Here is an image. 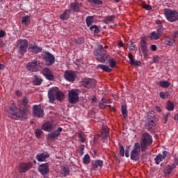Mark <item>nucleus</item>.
I'll list each match as a JSON object with an SVG mask.
<instances>
[{"label": "nucleus", "instance_id": "1", "mask_svg": "<svg viewBox=\"0 0 178 178\" xmlns=\"http://www.w3.org/2000/svg\"><path fill=\"white\" fill-rule=\"evenodd\" d=\"M93 55L100 63H109V66L112 69L116 67V60L111 58V56L108 54V51L104 49V46L102 44L97 45V49L93 51Z\"/></svg>", "mask_w": 178, "mask_h": 178}, {"label": "nucleus", "instance_id": "2", "mask_svg": "<svg viewBox=\"0 0 178 178\" xmlns=\"http://www.w3.org/2000/svg\"><path fill=\"white\" fill-rule=\"evenodd\" d=\"M6 115L10 119H14L15 120H24V119H27L28 118L24 111H21L20 108H17L15 104L10 105Z\"/></svg>", "mask_w": 178, "mask_h": 178}, {"label": "nucleus", "instance_id": "3", "mask_svg": "<svg viewBox=\"0 0 178 178\" xmlns=\"http://www.w3.org/2000/svg\"><path fill=\"white\" fill-rule=\"evenodd\" d=\"M49 102L54 104L55 101L62 102L65 99V94L59 90L58 87L51 88L48 92Z\"/></svg>", "mask_w": 178, "mask_h": 178}, {"label": "nucleus", "instance_id": "4", "mask_svg": "<svg viewBox=\"0 0 178 178\" xmlns=\"http://www.w3.org/2000/svg\"><path fill=\"white\" fill-rule=\"evenodd\" d=\"M152 143H154V139L152 138V136H151V134H149L148 132H144L142 134L140 144L142 152H145V150L148 149L149 147L152 145Z\"/></svg>", "mask_w": 178, "mask_h": 178}, {"label": "nucleus", "instance_id": "5", "mask_svg": "<svg viewBox=\"0 0 178 178\" xmlns=\"http://www.w3.org/2000/svg\"><path fill=\"white\" fill-rule=\"evenodd\" d=\"M26 67L29 72L35 73L36 72H40V70L42 69V63L39 60L35 59L28 63Z\"/></svg>", "mask_w": 178, "mask_h": 178}, {"label": "nucleus", "instance_id": "6", "mask_svg": "<svg viewBox=\"0 0 178 178\" xmlns=\"http://www.w3.org/2000/svg\"><path fill=\"white\" fill-rule=\"evenodd\" d=\"M163 13L165 19H167L168 22H170V23H174V22L178 21V13L177 10L165 8Z\"/></svg>", "mask_w": 178, "mask_h": 178}, {"label": "nucleus", "instance_id": "7", "mask_svg": "<svg viewBox=\"0 0 178 178\" xmlns=\"http://www.w3.org/2000/svg\"><path fill=\"white\" fill-rule=\"evenodd\" d=\"M29 40L27 39H19L17 41V47L20 55H24L29 49Z\"/></svg>", "mask_w": 178, "mask_h": 178}, {"label": "nucleus", "instance_id": "8", "mask_svg": "<svg viewBox=\"0 0 178 178\" xmlns=\"http://www.w3.org/2000/svg\"><path fill=\"white\" fill-rule=\"evenodd\" d=\"M80 90L79 89H72L68 92V102L70 104H75L79 102V95Z\"/></svg>", "mask_w": 178, "mask_h": 178}, {"label": "nucleus", "instance_id": "9", "mask_svg": "<svg viewBox=\"0 0 178 178\" xmlns=\"http://www.w3.org/2000/svg\"><path fill=\"white\" fill-rule=\"evenodd\" d=\"M141 153V145L138 143L134 145L131 152V159L137 161L140 159V154Z\"/></svg>", "mask_w": 178, "mask_h": 178}, {"label": "nucleus", "instance_id": "10", "mask_svg": "<svg viewBox=\"0 0 178 178\" xmlns=\"http://www.w3.org/2000/svg\"><path fill=\"white\" fill-rule=\"evenodd\" d=\"M43 60L46 66H52L55 63V56L51 54L49 51H44L42 55Z\"/></svg>", "mask_w": 178, "mask_h": 178}, {"label": "nucleus", "instance_id": "11", "mask_svg": "<svg viewBox=\"0 0 178 178\" xmlns=\"http://www.w3.org/2000/svg\"><path fill=\"white\" fill-rule=\"evenodd\" d=\"M82 86L88 90L90 88H95V86H97V80L91 78L84 79L82 81Z\"/></svg>", "mask_w": 178, "mask_h": 178}, {"label": "nucleus", "instance_id": "12", "mask_svg": "<svg viewBox=\"0 0 178 178\" xmlns=\"http://www.w3.org/2000/svg\"><path fill=\"white\" fill-rule=\"evenodd\" d=\"M38 170L44 178H48V173H49V163H45L40 164L38 168Z\"/></svg>", "mask_w": 178, "mask_h": 178}, {"label": "nucleus", "instance_id": "13", "mask_svg": "<svg viewBox=\"0 0 178 178\" xmlns=\"http://www.w3.org/2000/svg\"><path fill=\"white\" fill-rule=\"evenodd\" d=\"M170 155V153L166 150L163 151L162 154H158L154 158L155 165H161V162H163L166 158H169Z\"/></svg>", "mask_w": 178, "mask_h": 178}, {"label": "nucleus", "instance_id": "14", "mask_svg": "<svg viewBox=\"0 0 178 178\" xmlns=\"http://www.w3.org/2000/svg\"><path fill=\"white\" fill-rule=\"evenodd\" d=\"M18 104L21 106H24V108H20L21 112H24L25 115H27V113L30 111L29 99L26 97H23L22 99L18 101Z\"/></svg>", "mask_w": 178, "mask_h": 178}, {"label": "nucleus", "instance_id": "15", "mask_svg": "<svg viewBox=\"0 0 178 178\" xmlns=\"http://www.w3.org/2000/svg\"><path fill=\"white\" fill-rule=\"evenodd\" d=\"M77 77V74L76 72L72 70H66L64 72V79L67 81H70V83H73L76 81V78Z\"/></svg>", "mask_w": 178, "mask_h": 178}, {"label": "nucleus", "instance_id": "16", "mask_svg": "<svg viewBox=\"0 0 178 178\" xmlns=\"http://www.w3.org/2000/svg\"><path fill=\"white\" fill-rule=\"evenodd\" d=\"M28 51L33 54H37L42 52V47L37 45L35 42H32L28 47Z\"/></svg>", "mask_w": 178, "mask_h": 178}, {"label": "nucleus", "instance_id": "17", "mask_svg": "<svg viewBox=\"0 0 178 178\" xmlns=\"http://www.w3.org/2000/svg\"><path fill=\"white\" fill-rule=\"evenodd\" d=\"M81 3H79L77 0H74V2L71 3L70 5V10L71 13H80V8H81Z\"/></svg>", "mask_w": 178, "mask_h": 178}, {"label": "nucleus", "instance_id": "18", "mask_svg": "<svg viewBox=\"0 0 178 178\" xmlns=\"http://www.w3.org/2000/svg\"><path fill=\"white\" fill-rule=\"evenodd\" d=\"M33 115L35 116V118H44V109L41 108V105L33 106Z\"/></svg>", "mask_w": 178, "mask_h": 178}, {"label": "nucleus", "instance_id": "19", "mask_svg": "<svg viewBox=\"0 0 178 178\" xmlns=\"http://www.w3.org/2000/svg\"><path fill=\"white\" fill-rule=\"evenodd\" d=\"M42 74H43V76H45V79L49 81H53L54 79V72L48 67H44L42 69Z\"/></svg>", "mask_w": 178, "mask_h": 178}, {"label": "nucleus", "instance_id": "20", "mask_svg": "<svg viewBox=\"0 0 178 178\" xmlns=\"http://www.w3.org/2000/svg\"><path fill=\"white\" fill-rule=\"evenodd\" d=\"M32 162H24L19 165V172L20 173H26L29 172L31 168H33Z\"/></svg>", "mask_w": 178, "mask_h": 178}, {"label": "nucleus", "instance_id": "21", "mask_svg": "<svg viewBox=\"0 0 178 178\" xmlns=\"http://www.w3.org/2000/svg\"><path fill=\"white\" fill-rule=\"evenodd\" d=\"M49 156H51V154L48 152H43L42 153H38L35 156V159L38 162H46Z\"/></svg>", "mask_w": 178, "mask_h": 178}, {"label": "nucleus", "instance_id": "22", "mask_svg": "<svg viewBox=\"0 0 178 178\" xmlns=\"http://www.w3.org/2000/svg\"><path fill=\"white\" fill-rule=\"evenodd\" d=\"M63 131V128L62 127H58L56 131L51 132L48 134V138L49 140H51L52 141H54V140H56L59 136H60V133Z\"/></svg>", "mask_w": 178, "mask_h": 178}, {"label": "nucleus", "instance_id": "23", "mask_svg": "<svg viewBox=\"0 0 178 178\" xmlns=\"http://www.w3.org/2000/svg\"><path fill=\"white\" fill-rule=\"evenodd\" d=\"M140 47L142 49L143 56H145V58L146 56H148V53L149 52V49H148V46H147V42L145 41V40L141 39Z\"/></svg>", "mask_w": 178, "mask_h": 178}, {"label": "nucleus", "instance_id": "24", "mask_svg": "<svg viewBox=\"0 0 178 178\" xmlns=\"http://www.w3.org/2000/svg\"><path fill=\"white\" fill-rule=\"evenodd\" d=\"M42 130H44V131H52V130H55L56 127L55 125L52 124L51 122H47L44 123L42 126Z\"/></svg>", "mask_w": 178, "mask_h": 178}, {"label": "nucleus", "instance_id": "25", "mask_svg": "<svg viewBox=\"0 0 178 178\" xmlns=\"http://www.w3.org/2000/svg\"><path fill=\"white\" fill-rule=\"evenodd\" d=\"M164 43L165 45L175 47V45H176V38L175 35L165 37Z\"/></svg>", "mask_w": 178, "mask_h": 178}, {"label": "nucleus", "instance_id": "26", "mask_svg": "<svg viewBox=\"0 0 178 178\" xmlns=\"http://www.w3.org/2000/svg\"><path fill=\"white\" fill-rule=\"evenodd\" d=\"M91 163L92 170H97L98 168H102L104 166V161L99 159L95 160Z\"/></svg>", "mask_w": 178, "mask_h": 178}, {"label": "nucleus", "instance_id": "27", "mask_svg": "<svg viewBox=\"0 0 178 178\" xmlns=\"http://www.w3.org/2000/svg\"><path fill=\"white\" fill-rule=\"evenodd\" d=\"M155 115H154L152 117V119L149 120V122H147L145 124V129L146 130H147V131H151V130H153V129L155 128V122L154 120H155Z\"/></svg>", "mask_w": 178, "mask_h": 178}, {"label": "nucleus", "instance_id": "28", "mask_svg": "<svg viewBox=\"0 0 178 178\" xmlns=\"http://www.w3.org/2000/svg\"><path fill=\"white\" fill-rule=\"evenodd\" d=\"M72 15V10L70 9H65L63 14L60 15V19L61 20H67Z\"/></svg>", "mask_w": 178, "mask_h": 178}, {"label": "nucleus", "instance_id": "29", "mask_svg": "<svg viewBox=\"0 0 178 178\" xmlns=\"http://www.w3.org/2000/svg\"><path fill=\"white\" fill-rule=\"evenodd\" d=\"M129 63L132 66H141V62L140 60H134V58H133V54L131 53L129 54Z\"/></svg>", "mask_w": 178, "mask_h": 178}, {"label": "nucleus", "instance_id": "30", "mask_svg": "<svg viewBox=\"0 0 178 178\" xmlns=\"http://www.w3.org/2000/svg\"><path fill=\"white\" fill-rule=\"evenodd\" d=\"M97 69H100L101 70H103V72H106V73H111V72H113V70L109 68V66L104 65V64H99L97 65Z\"/></svg>", "mask_w": 178, "mask_h": 178}, {"label": "nucleus", "instance_id": "31", "mask_svg": "<svg viewBox=\"0 0 178 178\" xmlns=\"http://www.w3.org/2000/svg\"><path fill=\"white\" fill-rule=\"evenodd\" d=\"M172 170H173V167L170 165H168L164 167L163 172L165 176H169V175L172 173Z\"/></svg>", "mask_w": 178, "mask_h": 178}, {"label": "nucleus", "instance_id": "32", "mask_svg": "<svg viewBox=\"0 0 178 178\" xmlns=\"http://www.w3.org/2000/svg\"><path fill=\"white\" fill-rule=\"evenodd\" d=\"M108 102H109L108 99L102 98V99L99 102V108L100 109H105L106 108V104H108Z\"/></svg>", "mask_w": 178, "mask_h": 178}, {"label": "nucleus", "instance_id": "33", "mask_svg": "<svg viewBox=\"0 0 178 178\" xmlns=\"http://www.w3.org/2000/svg\"><path fill=\"white\" fill-rule=\"evenodd\" d=\"M94 20H95V19L94 18V16L89 15L86 17V26L88 27H91V26H92V23H94Z\"/></svg>", "mask_w": 178, "mask_h": 178}, {"label": "nucleus", "instance_id": "34", "mask_svg": "<svg viewBox=\"0 0 178 178\" xmlns=\"http://www.w3.org/2000/svg\"><path fill=\"white\" fill-rule=\"evenodd\" d=\"M41 83H42V79L40 78V76L37 75L33 76L34 86H40Z\"/></svg>", "mask_w": 178, "mask_h": 178}, {"label": "nucleus", "instance_id": "35", "mask_svg": "<svg viewBox=\"0 0 178 178\" xmlns=\"http://www.w3.org/2000/svg\"><path fill=\"white\" fill-rule=\"evenodd\" d=\"M166 110L167 111H174L175 110V104H173V102H172V101L168 100L166 103Z\"/></svg>", "mask_w": 178, "mask_h": 178}, {"label": "nucleus", "instance_id": "36", "mask_svg": "<svg viewBox=\"0 0 178 178\" xmlns=\"http://www.w3.org/2000/svg\"><path fill=\"white\" fill-rule=\"evenodd\" d=\"M90 31H93L94 34H99L101 33V30L99 29V26L97 25H92L90 27Z\"/></svg>", "mask_w": 178, "mask_h": 178}, {"label": "nucleus", "instance_id": "37", "mask_svg": "<svg viewBox=\"0 0 178 178\" xmlns=\"http://www.w3.org/2000/svg\"><path fill=\"white\" fill-rule=\"evenodd\" d=\"M30 22H31L30 16H29V15H25L22 19V24H24L26 26H29V24H30Z\"/></svg>", "mask_w": 178, "mask_h": 178}, {"label": "nucleus", "instance_id": "38", "mask_svg": "<svg viewBox=\"0 0 178 178\" xmlns=\"http://www.w3.org/2000/svg\"><path fill=\"white\" fill-rule=\"evenodd\" d=\"M149 38L150 40H159L161 36L156 32L153 31L149 34Z\"/></svg>", "mask_w": 178, "mask_h": 178}, {"label": "nucleus", "instance_id": "39", "mask_svg": "<svg viewBox=\"0 0 178 178\" xmlns=\"http://www.w3.org/2000/svg\"><path fill=\"white\" fill-rule=\"evenodd\" d=\"M78 141L79 143H86V135L83 132L78 133Z\"/></svg>", "mask_w": 178, "mask_h": 178}, {"label": "nucleus", "instance_id": "40", "mask_svg": "<svg viewBox=\"0 0 178 178\" xmlns=\"http://www.w3.org/2000/svg\"><path fill=\"white\" fill-rule=\"evenodd\" d=\"M121 112L122 113L123 118L126 119L127 118V106L122 104L121 106Z\"/></svg>", "mask_w": 178, "mask_h": 178}, {"label": "nucleus", "instance_id": "41", "mask_svg": "<svg viewBox=\"0 0 178 178\" xmlns=\"http://www.w3.org/2000/svg\"><path fill=\"white\" fill-rule=\"evenodd\" d=\"M70 174V168H69V166L67 165H65L63 168V175L65 177H66L67 176H69V175Z\"/></svg>", "mask_w": 178, "mask_h": 178}, {"label": "nucleus", "instance_id": "42", "mask_svg": "<svg viewBox=\"0 0 178 178\" xmlns=\"http://www.w3.org/2000/svg\"><path fill=\"white\" fill-rule=\"evenodd\" d=\"M159 86L162 88H168V87L170 86V83L168 81H161L159 82Z\"/></svg>", "mask_w": 178, "mask_h": 178}, {"label": "nucleus", "instance_id": "43", "mask_svg": "<svg viewBox=\"0 0 178 178\" xmlns=\"http://www.w3.org/2000/svg\"><path fill=\"white\" fill-rule=\"evenodd\" d=\"M114 18H115V16L113 15L106 16V18L103 20V22L104 23H105V24H109L111 22H113Z\"/></svg>", "mask_w": 178, "mask_h": 178}, {"label": "nucleus", "instance_id": "44", "mask_svg": "<svg viewBox=\"0 0 178 178\" xmlns=\"http://www.w3.org/2000/svg\"><path fill=\"white\" fill-rule=\"evenodd\" d=\"M91 159L90 158V155L88 154H86L83 158V163L84 165H88Z\"/></svg>", "mask_w": 178, "mask_h": 178}, {"label": "nucleus", "instance_id": "45", "mask_svg": "<svg viewBox=\"0 0 178 178\" xmlns=\"http://www.w3.org/2000/svg\"><path fill=\"white\" fill-rule=\"evenodd\" d=\"M127 47L130 51H136L137 49V47H136V44L133 41H129L127 44Z\"/></svg>", "mask_w": 178, "mask_h": 178}, {"label": "nucleus", "instance_id": "46", "mask_svg": "<svg viewBox=\"0 0 178 178\" xmlns=\"http://www.w3.org/2000/svg\"><path fill=\"white\" fill-rule=\"evenodd\" d=\"M86 148V145H81L78 149V154H79L80 156H83L84 155V149Z\"/></svg>", "mask_w": 178, "mask_h": 178}, {"label": "nucleus", "instance_id": "47", "mask_svg": "<svg viewBox=\"0 0 178 178\" xmlns=\"http://www.w3.org/2000/svg\"><path fill=\"white\" fill-rule=\"evenodd\" d=\"M102 138L106 139L108 138V136H109V130L104 129L102 131Z\"/></svg>", "mask_w": 178, "mask_h": 178}, {"label": "nucleus", "instance_id": "48", "mask_svg": "<svg viewBox=\"0 0 178 178\" xmlns=\"http://www.w3.org/2000/svg\"><path fill=\"white\" fill-rule=\"evenodd\" d=\"M42 130L37 129L35 132V137L37 138H41V135L42 134Z\"/></svg>", "mask_w": 178, "mask_h": 178}, {"label": "nucleus", "instance_id": "49", "mask_svg": "<svg viewBox=\"0 0 178 178\" xmlns=\"http://www.w3.org/2000/svg\"><path fill=\"white\" fill-rule=\"evenodd\" d=\"M118 146L120 149V155H121L122 156H124V147L120 143H119Z\"/></svg>", "mask_w": 178, "mask_h": 178}, {"label": "nucleus", "instance_id": "50", "mask_svg": "<svg viewBox=\"0 0 178 178\" xmlns=\"http://www.w3.org/2000/svg\"><path fill=\"white\" fill-rule=\"evenodd\" d=\"M75 42L77 45H81L84 42V38L83 37L75 39Z\"/></svg>", "mask_w": 178, "mask_h": 178}, {"label": "nucleus", "instance_id": "51", "mask_svg": "<svg viewBox=\"0 0 178 178\" xmlns=\"http://www.w3.org/2000/svg\"><path fill=\"white\" fill-rule=\"evenodd\" d=\"M169 92L168 91H165V92L161 91L159 93V97L160 98H161V99H166V95Z\"/></svg>", "mask_w": 178, "mask_h": 178}, {"label": "nucleus", "instance_id": "52", "mask_svg": "<svg viewBox=\"0 0 178 178\" xmlns=\"http://www.w3.org/2000/svg\"><path fill=\"white\" fill-rule=\"evenodd\" d=\"M130 145H127L125 149V156L126 158H129L130 156Z\"/></svg>", "mask_w": 178, "mask_h": 178}, {"label": "nucleus", "instance_id": "53", "mask_svg": "<svg viewBox=\"0 0 178 178\" xmlns=\"http://www.w3.org/2000/svg\"><path fill=\"white\" fill-rule=\"evenodd\" d=\"M170 115V113H167V114H165L163 118V123L166 124L168 123V118H169V115Z\"/></svg>", "mask_w": 178, "mask_h": 178}, {"label": "nucleus", "instance_id": "54", "mask_svg": "<svg viewBox=\"0 0 178 178\" xmlns=\"http://www.w3.org/2000/svg\"><path fill=\"white\" fill-rule=\"evenodd\" d=\"M156 24H157L158 29H163V25L162 24V22L161 20H156Z\"/></svg>", "mask_w": 178, "mask_h": 178}, {"label": "nucleus", "instance_id": "55", "mask_svg": "<svg viewBox=\"0 0 178 178\" xmlns=\"http://www.w3.org/2000/svg\"><path fill=\"white\" fill-rule=\"evenodd\" d=\"M92 3H95V5H102L104 2L99 0H92Z\"/></svg>", "mask_w": 178, "mask_h": 178}, {"label": "nucleus", "instance_id": "56", "mask_svg": "<svg viewBox=\"0 0 178 178\" xmlns=\"http://www.w3.org/2000/svg\"><path fill=\"white\" fill-rule=\"evenodd\" d=\"M163 31V28H158L156 33L159 34L160 37H161Z\"/></svg>", "mask_w": 178, "mask_h": 178}, {"label": "nucleus", "instance_id": "57", "mask_svg": "<svg viewBox=\"0 0 178 178\" xmlns=\"http://www.w3.org/2000/svg\"><path fill=\"white\" fill-rule=\"evenodd\" d=\"M178 165V159L175 158L174 160V163L172 164V167L173 168V169H175V168H176Z\"/></svg>", "mask_w": 178, "mask_h": 178}, {"label": "nucleus", "instance_id": "58", "mask_svg": "<svg viewBox=\"0 0 178 178\" xmlns=\"http://www.w3.org/2000/svg\"><path fill=\"white\" fill-rule=\"evenodd\" d=\"M143 8H144V9H146V10H152V7L148 4H145L143 6Z\"/></svg>", "mask_w": 178, "mask_h": 178}, {"label": "nucleus", "instance_id": "59", "mask_svg": "<svg viewBox=\"0 0 178 178\" xmlns=\"http://www.w3.org/2000/svg\"><path fill=\"white\" fill-rule=\"evenodd\" d=\"M153 62L154 63H159V57L158 56H156L153 58Z\"/></svg>", "mask_w": 178, "mask_h": 178}, {"label": "nucleus", "instance_id": "60", "mask_svg": "<svg viewBox=\"0 0 178 178\" xmlns=\"http://www.w3.org/2000/svg\"><path fill=\"white\" fill-rule=\"evenodd\" d=\"M150 49H151V51H153V52H155V51H156V49H158V47H156V45H155V44H152L150 47Z\"/></svg>", "mask_w": 178, "mask_h": 178}, {"label": "nucleus", "instance_id": "61", "mask_svg": "<svg viewBox=\"0 0 178 178\" xmlns=\"http://www.w3.org/2000/svg\"><path fill=\"white\" fill-rule=\"evenodd\" d=\"M5 35H6V32L5 31H1L0 38H3V37H4Z\"/></svg>", "mask_w": 178, "mask_h": 178}, {"label": "nucleus", "instance_id": "62", "mask_svg": "<svg viewBox=\"0 0 178 178\" xmlns=\"http://www.w3.org/2000/svg\"><path fill=\"white\" fill-rule=\"evenodd\" d=\"M155 111L159 112V113H161V112H162V108H161L160 106H156L155 108Z\"/></svg>", "mask_w": 178, "mask_h": 178}, {"label": "nucleus", "instance_id": "63", "mask_svg": "<svg viewBox=\"0 0 178 178\" xmlns=\"http://www.w3.org/2000/svg\"><path fill=\"white\" fill-rule=\"evenodd\" d=\"M15 95H17V97H21L22 92L20 90H16Z\"/></svg>", "mask_w": 178, "mask_h": 178}, {"label": "nucleus", "instance_id": "64", "mask_svg": "<svg viewBox=\"0 0 178 178\" xmlns=\"http://www.w3.org/2000/svg\"><path fill=\"white\" fill-rule=\"evenodd\" d=\"M118 45L121 47H124V44L123 43V41L120 40L119 42H118Z\"/></svg>", "mask_w": 178, "mask_h": 178}]
</instances>
